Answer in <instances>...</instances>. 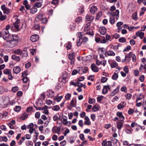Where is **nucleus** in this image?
Wrapping results in <instances>:
<instances>
[{"instance_id": "f257e3e1", "label": "nucleus", "mask_w": 146, "mask_h": 146, "mask_svg": "<svg viewBox=\"0 0 146 146\" xmlns=\"http://www.w3.org/2000/svg\"><path fill=\"white\" fill-rule=\"evenodd\" d=\"M9 37L8 40H6L9 42V46L11 48L17 45L18 42L20 40V37L16 35H12Z\"/></svg>"}, {"instance_id": "f03ea898", "label": "nucleus", "mask_w": 146, "mask_h": 146, "mask_svg": "<svg viewBox=\"0 0 146 146\" xmlns=\"http://www.w3.org/2000/svg\"><path fill=\"white\" fill-rule=\"evenodd\" d=\"M11 35L9 34L8 31H7L5 29H3L1 31H0V38L2 37L5 40H8L9 38V36Z\"/></svg>"}, {"instance_id": "7ed1b4c3", "label": "nucleus", "mask_w": 146, "mask_h": 146, "mask_svg": "<svg viewBox=\"0 0 146 146\" xmlns=\"http://www.w3.org/2000/svg\"><path fill=\"white\" fill-rule=\"evenodd\" d=\"M75 54L73 52L69 54L68 55V58L70 60V64L72 65H74L75 61Z\"/></svg>"}, {"instance_id": "20e7f679", "label": "nucleus", "mask_w": 146, "mask_h": 146, "mask_svg": "<svg viewBox=\"0 0 146 146\" xmlns=\"http://www.w3.org/2000/svg\"><path fill=\"white\" fill-rule=\"evenodd\" d=\"M1 8L3 11L4 13L8 14L10 12V9L6 7L5 5H2L1 7Z\"/></svg>"}, {"instance_id": "39448f33", "label": "nucleus", "mask_w": 146, "mask_h": 146, "mask_svg": "<svg viewBox=\"0 0 146 146\" xmlns=\"http://www.w3.org/2000/svg\"><path fill=\"white\" fill-rule=\"evenodd\" d=\"M39 38V36L36 34L33 35L30 37L31 40L33 42H36L38 40Z\"/></svg>"}, {"instance_id": "423d86ee", "label": "nucleus", "mask_w": 146, "mask_h": 146, "mask_svg": "<svg viewBox=\"0 0 146 146\" xmlns=\"http://www.w3.org/2000/svg\"><path fill=\"white\" fill-rule=\"evenodd\" d=\"M102 146H111L112 145L111 142L110 141H107L106 140H104L102 142Z\"/></svg>"}, {"instance_id": "0eeeda50", "label": "nucleus", "mask_w": 146, "mask_h": 146, "mask_svg": "<svg viewBox=\"0 0 146 146\" xmlns=\"http://www.w3.org/2000/svg\"><path fill=\"white\" fill-rule=\"evenodd\" d=\"M92 70L94 72H98L99 68L96 66L94 63H92L91 65Z\"/></svg>"}, {"instance_id": "6e6552de", "label": "nucleus", "mask_w": 146, "mask_h": 146, "mask_svg": "<svg viewBox=\"0 0 146 146\" xmlns=\"http://www.w3.org/2000/svg\"><path fill=\"white\" fill-rule=\"evenodd\" d=\"M119 11L118 10H116L115 12H110V14L114 17V16H115L116 19H117L119 17Z\"/></svg>"}, {"instance_id": "1a4fd4ad", "label": "nucleus", "mask_w": 146, "mask_h": 146, "mask_svg": "<svg viewBox=\"0 0 146 146\" xmlns=\"http://www.w3.org/2000/svg\"><path fill=\"white\" fill-rule=\"evenodd\" d=\"M60 127H57L56 126H55L53 127L52 129V131L53 133L59 134L60 131Z\"/></svg>"}, {"instance_id": "9d476101", "label": "nucleus", "mask_w": 146, "mask_h": 146, "mask_svg": "<svg viewBox=\"0 0 146 146\" xmlns=\"http://www.w3.org/2000/svg\"><path fill=\"white\" fill-rule=\"evenodd\" d=\"M94 19V17L90 15H87L86 17V21H89L90 23L92 22Z\"/></svg>"}, {"instance_id": "9b49d317", "label": "nucleus", "mask_w": 146, "mask_h": 146, "mask_svg": "<svg viewBox=\"0 0 146 146\" xmlns=\"http://www.w3.org/2000/svg\"><path fill=\"white\" fill-rule=\"evenodd\" d=\"M120 87L119 86H117L111 93L110 96H114L116 93H117L119 91Z\"/></svg>"}, {"instance_id": "f8f14e48", "label": "nucleus", "mask_w": 146, "mask_h": 146, "mask_svg": "<svg viewBox=\"0 0 146 146\" xmlns=\"http://www.w3.org/2000/svg\"><path fill=\"white\" fill-rule=\"evenodd\" d=\"M9 99L8 97H4L3 98V102L4 105V107H7L8 105V103L9 102Z\"/></svg>"}, {"instance_id": "ddd939ff", "label": "nucleus", "mask_w": 146, "mask_h": 146, "mask_svg": "<svg viewBox=\"0 0 146 146\" xmlns=\"http://www.w3.org/2000/svg\"><path fill=\"white\" fill-rule=\"evenodd\" d=\"M21 70V68L19 66L14 67L13 69V71L14 73L17 74L19 73Z\"/></svg>"}, {"instance_id": "4468645a", "label": "nucleus", "mask_w": 146, "mask_h": 146, "mask_svg": "<svg viewBox=\"0 0 146 146\" xmlns=\"http://www.w3.org/2000/svg\"><path fill=\"white\" fill-rule=\"evenodd\" d=\"M117 115L119 117L120 119V121H123L125 117L123 115V114L122 112H120L118 111L117 113Z\"/></svg>"}, {"instance_id": "2eb2a0df", "label": "nucleus", "mask_w": 146, "mask_h": 146, "mask_svg": "<svg viewBox=\"0 0 146 146\" xmlns=\"http://www.w3.org/2000/svg\"><path fill=\"white\" fill-rule=\"evenodd\" d=\"M12 59L17 62H19L20 60V56H17L15 54L12 55L11 56Z\"/></svg>"}, {"instance_id": "dca6fc26", "label": "nucleus", "mask_w": 146, "mask_h": 146, "mask_svg": "<svg viewBox=\"0 0 146 146\" xmlns=\"http://www.w3.org/2000/svg\"><path fill=\"white\" fill-rule=\"evenodd\" d=\"M15 120H12L7 125L11 129H13L14 128V125L15 124Z\"/></svg>"}, {"instance_id": "f3484780", "label": "nucleus", "mask_w": 146, "mask_h": 146, "mask_svg": "<svg viewBox=\"0 0 146 146\" xmlns=\"http://www.w3.org/2000/svg\"><path fill=\"white\" fill-rule=\"evenodd\" d=\"M46 95L48 97L52 98L54 96V92L50 90L47 92Z\"/></svg>"}, {"instance_id": "a211bd4d", "label": "nucleus", "mask_w": 146, "mask_h": 146, "mask_svg": "<svg viewBox=\"0 0 146 146\" xmlns=\"http://www.w3.org/2000/svg\"><path fill=\"white\" fill-rule=\"evenodd\" d=\"M99 31L101 34L104 35L106 32V30L105 27H103L99 29Z\"/></svg>"}, {"instance_id": "6ab92c4d", "label": "nucleus", "mask_w": 146, "mask_h": 146, "mask_svg": "<svg viewBox=\"0 0 146 146\" xmlns=\"http://www.w3.org/2000/svg\"><path fill=\"white\" fill-rule=\"evenodd\" d=\"M97 7L96 6H92L90 9V12L92 14H94L97 11Z\"/></svg>"}, {"instance_id": "aec40b11", "label": "nucleus", "mask_w": 146, "mask_h": 146, "mask_svg": "<svg viewBox=\"0 0 146 146\" xmlns=\"http://www.w3.org/2000/svg\"><path fill=\"white\" fill-rule=\"evenodd\" d=\"M20 22V20L19 19H18L13 23L14 27L17 30L19 29V26Z\"/></svg>"}, {"instance_id": "412c9836", "label": "nucleus", "mask_w": 146, "mask_h": 146, "mask_svg": "<svg viewBox=\"0 0 146 146\" xmlns=\"http://www.w3.org/2000/svg\"><path fill=\"white\" fill-rule=\"evenodd\" d=\"M136 35L137 36H139L141 39H142L144 36V33L143 32L139 31L136 33Z\"/></svg>"}, {"instance_id": "4be33fe9", "label": "nucleus", "mask_w": 146, "mask_h": 146, "mask_svg": "<svg viewBox=\"0 0 146 146\" xmlns=\"http://www.w3.org/2000/svg\"><path fill=\"white\" fill-rule=\"evenodd\" d=\"M91 24L90 22H88L86 23L84 28V31H86L88 30L90 28Z\"/></svg>"}, {"instance_id": "5701e85b", "label": "nucleus", "mask_w": 146, "mask_h": 146, "mask_svg": "<svg viewBox=\"0 0 146 146\" xmlns=\"http://www.w3.org/2000/svg\"><path fill=\"white\" fill-rule=\"evenodd\" d=\"M85 121H84V124L87 125H90L91 124V122L90 121V119L88 116L85 117Z\"/></svg>"}, {"instance_id": "b1692460", "label": "nucleus", "mask_w": 146, "mask_h": 146, "mask_svg": "<svg viewBox=\"0 0 146 146\" xmlns=\"http://www.w3.org/2000/svg\"><path fill=\"white\" fill-rule=\"evenodd\" d=\"M27 51V50H23L21 51L20 54V55L22 56V57H26L28 56Z\"/></svg>"}, {"instance_id": "393cba45", "label": "nucleus", "mask_w": 146, "mask_h": 146, "mask_svg": "<svg viewBox=\"0 0 146 146\" xmlns=\"http://www.w3.org/2000/svg\"><path fill=\"white\" fill-rule=\"evenodd\" d=\"M28 116V115L26 114L24 112L23 113L20 118L23 120H24L27 119Z\"/></svg>"}, {"instance_id": "a878e982", "label": "nucleus", "mask_w": 146, "mask_h": 146, "mask_svg": "<svg viewBox=\"0 0 146 146\" xmlns=\"http://www.w3.org/2000/svg\"><path fill=\"white\" fill-rule=\"evenodd\" d=\"M107 53L108 56H114L115 55V52L113 51L110 50L107 52Z\"/></svg>"}, {"instance_id": "bb28decb", "label": "nucleus", "mask_w": 146, "mask_h": 146, "mask_svg": "<svg viewBox=\"0 0 146 146\" xmlns=\"http://www.w3.org/2000/svg\"><path fill=\"white\" fill-rule=\"evenodd\" d=\"M124 103H125V102H121L120 104H119L117 106V108L118 109L120 110L121 109L123 108L125 106L123 105V104H124Z\"/></svg>"}, {"instance_id": "cd10ccee", "label": "nucleus", "mask_w": 146, "mask_h": 146, "mask_svg": "<svg viewBox=\"0 0 146 146\" xmlns=\"http://www.w3.org/2000/svg\"><path fill=\"white\" fill-rule=\"evenodd\" d=\"M81 39L82 41H81V43H82V44H84L87 42L88 40V38L84 36V35L82 36V38Z\"/></svg>"}, {"instance_id": "c85d7f7f", "label": "nucleus", "mask_w": 146, "mask_h": 146, "mask_svg": "<svg viewBox=\"0 0 146 146\" xmlns=\"http://www.w3.org/2000/svg\"><path fill=\"white\" fill-rule=\"evenodd\" d=\"M37 11V9L33 6V7L31 9L30 12L31 13L34 14Z\"/></svg>"}, {"instance_id": "c756f323", "label": "nucleus", "mask_w": 146, "mask_h": 146, "mask_svg": "<svg viewBox=\"0 0 146 146\" xmlns=\"http://www.w3.org/2000/svg\"><path fill=\"white\" fill-rule=\"evenodd\" d=\"M22 50L18 48L13 50V53L15 54H19L20 55L21 53Z\"/></svg>"}, {"instance_id": "7c9ffc66", "label": "nucleus", "mask_w": 146, "mask_h": 146, "mask_svg": "<svg viewBox=\"0 0 146 146\" xmlns=\"http://www.w3.org/2000/svg\"><path fill=\"white\" fill-rule=\"evenodd\" d=\"M42 110H44L43 113L46 114H48V111L47 110V106H45L42 109Z\"/></svg>"}, {"instance_id": "2f4dec72", "label": "nucleus", "mask_w": 146, "mask_h": 146, "mask_svg": "<svg viewBox=\"0 0 146 146\" xmlns=\"http://www.w3.org/2000/svg\"><path fill=\"white\" fill-rule=\"evenodd\" d=\"M62 98L63 96H55L54 97V100H56L57 102H59L60 101Z\"/></svg>"}, {"instance_id": "473e14b6", "label": "nucleus", "mask_w": 146, "mask_h": 146, "mask_svg": "<svg viewBox=\"0 0 146 146\" xmlns=\"http://www.w3.org/2000/svg\"><path fill=\"white\" fill-rule=\"evenodd\" d=\"M42 5V4L41 2H40L36 3L34 5V7H36L38 8L40 7Z\"/></svg>"}, {"instance_id": "72a5a7b5", "label": "nucleus", "mask_w": 146, "mask_h": 146, "mask_svg": "<svg viewBox=\"0 0 146 146\" xmlns=\"http://www.w3.org/2000/svg\"><path fill=\"white\" fill-rule=\"evenodd\" d=\"M117 129L119 130L120 129L123 125V123L122 122L119 121L118 122H117Z\"/></svg>"}, {"instance_id": "f704fd0d", "label": "nucleus", "mask_w": 146, "mask_h": 146, "mask_svg": "<svg viewBox=\"0 0 146 146\" xmlns=\"http://www.w3.org/2000/svg\"><path fill=\"white\" fill-rule=\"evenodd\" d=\"M118 77V74L117 73L115 72L112 75L111 78L112 79L115 80L117 79Z\"/></svg>"}, {"instance_id": "c9c22d12", "label": "nucleus", "mask_w": 146, "mask_h": 146, "mask_svg": "<svg viewBox=\"0 0 146 146\" xmlns=\"http://www.w3.org/2000/svg\"><path fill=\"white\" fill-rule=\"evenodd\" d=\"M106 38L107 40L111 41L113 39V36H110L107 35H106Z\"/></svg>"}, {"instance_id": "e433bc0d", "label": "nucleus", "mask_w": 146, "mask_h": 146, "mask_svg": "<svg viewBox=\"0 0 146 146\" xmlns=\"http://www.w3.org/2000/svg\"><path fill=\"white\" fill-rule=\"evenodd\" d=\"M11 72V70L8 69H5L3 71V73L6 75H8Z\"/></svg>"}, {"instance_id": "4c0bfd02", "label": "nucleus", "mask_w": 146, "mask_h": 146, "mask_svg": "<svg viewBox=\"0 0 146 146\" xmlns=\"http://www.w3.org/2000/svg\"><path fill=\"white\" fill-rule=\"evenodd\" d=\"M82 18L81 17H79L76 18L75 22L78 24L79 23L82 22Z\"/></svg>"}, {"instance_id": "58836bf2", "label": "nucleus", "mask_w": 146, "mask_h": 146, "mask_svg": "<svg viewBox=\"0 0 146 146\" xmlns=\"http://www.w3.org/2000/svg\"><path fill=\"white\" fill-rule=\"evenodd\" d=\"M133 130V129L131 128V129H125V132L128 134H131L132 133V131Z\"/></svg>"}, {"instance_id": "ea45409f", "label": "nucleus", "mask_w": 146, "mask_h": 146, "mask_svg": "<svg viewBox=\"0 0 146 146\" xmlns=\"http://www.w3.org/2000/svg\"><path fill=\"white\" fill-rule=\"evenodd\" d=\"M126 41V38L124 37H122L120 38L119 40L118 41L121 43H124Z\"/></svg>"}, {"instance_id": "a19ab883", "label": "nucleus", "mask_w": 146, "mask_h": 146, "mask_svg": "<svg viewBox=\"0 0 146 146\" xmlns=\"http://www.w3.org/2000/svg\"><path fill=\"white\" fill-rule=\"evenodd\" d=\"M52 109L55 111H58L60 109V108L58 105H56L53 106L52 108Z\"/></svg>"}, {"instance_id": "79ce46f5", "label": "nucleus", "mask_w": 146, "mask_h": 146, "mask_svg": "<svg viewBox=\"0 0 146 146\" xmlns=\"http://www.w3.org/2000/svg\"><path fill=\"white\" fill-rule=\"evenodd\" d=\"M132 17L133 19L135 21L137 20V14L136 12H135L132 14Z\"/></svg>"}, {"instance_id": "37998d69", "label": "nucleus", "mask_w": 146, "mask_h": 146, "mask_svg": "<svg viewBox=\"0 0 146 146\" xmlns=\"http://www.w3.org/2000/svg\"><path fill=\"white\" fill-rule=\"evenodd\" d=\"M118 65L117 63L115 62L111 64V66L112 68H116L117 66Z\"/></svg>"}, {"instance_id": "c03bdc74", "label": "nucleus", "mask_w": 146, "mask_h": 146, "mask_svg": "<svg viewBox=\"0 0 146 146\" xmlns=\"http://www.w3.org/2000/svg\"><path fill=\"white\" fill-rule=\"evenodd\" d=\"M115 18L113 17H112L110 18V22L112 25L115 23Z\"/></svg>"}, {"instance_id": "a18cd8bd", "label": "nucleus", "mask_w": 146, "mask_h": 146, "mask_svg": "<svg viewBox=\"0 0 146 146\" xmlns=\"http://www.w3.org/2000/svg\"><path fill=\"white\" fill-rule=\"evenodd\" d=\"M84 35V33L83 32H78L77 33V36L80 39L82 38V36Z\"/></svg>"}, {"instance_id": "49530a36", "label": "nucleus", "mask_w": 146, "mask_h": 146, "mask_svg": "<svg viewBox=\"0 0 146 146\" xmlns=\"http://www.w3.org/2000/svg\"><path fill=\"white\" fill-rule=\"evenodd\" d=\"M71 97V94L69 93H68L66 95L65 98L67 100H69L70 99Z\"/></svg>"}, {"instance_id": "de8ad7c7", "label": "nucleus", "mask_w": 146, "mask_h": 146, "mask_svg": "<svg viewBox=\"0 0 146 146\" xmlns=\"http://www.w3.org/2000/svg\"><path fill=\"white\" fill-rule=\"evenodd\" d=\"M40 27V25L38 24L35 25L33 27V28L35 30H39Z\"/></svg>"}, {"instance_id": "09e8293b", "label": "nucleus", "mask_w": 146, "mask_h": 146, "mask_svg": "<svg viewBox=\"0 0 146 146\" xmlns=\"http://www.w3.org/2000/svg\"><path fill=\"white\" fill-rule=\"evenodd\" d=\"M134 75L135 77H137L139 75V71L138 70H133Z\"/></svg>"}, {"instance_id": "8fccbe9b", "label": "nucleus", "mask_w": 146, "mask_h": 146, "mask_svg": "<svg viewBox=\"0 0 146 146\" xmlns=\"http://www.w3.org/2000/svg\"><path fill=\"white\" fill-rule=\"evenodd\" d=\"M143 97V96L142 94H140L139 96H137L136 99V102H137L139 100L142 99Z\"/></svg>"}, {"instance_id": "3c124183", "label": "nucleus", "mask_w": 146, "mask_h": 146, "mask_svg": "<svg viewBox=\"0 0 146 146\" xmlns=\"http://www.w3.org/2000/svg\"><path fill=\"white\" fill-rule=\"evenodd\" d=\"M71 47V42H68V43L66 44V48L67 50H69L70 49V47Z\"/></svg>"}, {"instance_id": "603ef678", "label": "nucleus", "mask_w": 146, "mask_h": 146, "mask_svg": "<svg viewBox=\"0 0 146 146\" xmlns=\"http://www.w3.org/2000/svg\"><path fill=\"white\" fill-rule=\"evenodd\" d=\"M81 70L84 73H86L88 71V68L87 67H82Z\"/></svg>"}, {"instance_id": "864d4df0", "label": "nucleus", "mask_w": 146, "mask_h": 146, "mask_svg": "<svg viewBox=\"0 0 146 146\" xmlns=\"http://www.w3.org/2000/svg\"><path fill=\"white\" fill-rule=\"evenodd\" d=\"M23 78L22 79V80L24 83H27L28 80H29V79L27 76H24L23 77Z\"/></svg>"}, {"instance_id": "5fc2aeb1", "label": "nucleus", "mask_w": 146, "mask_h": 146, "mask_svg": "<svg viewBox=\"0 0 146 146\" xmlns=\"http://www.w3.org/2000/svg\"><path fill=\"white\" fill-rule=\"evenodd\" d=\"M102 12H100L98 13L96 15V19H99L102 16Z\"/></svg>"}, {"instance_id": "6e6d98bb", "label": "nucleus", "mask_w": 146, "mask_h": 146, "mask_svg": "<svg viewBox=\"0 0 146 146\" xmlns=\"http://www.w3.org/2000/svg\"><path fill=\"white\" fill-rule=\"evenodd\" d=\"M18 88L17 87H14L12 88L11 91L12 92L15 93L18 90Z\"/></svg>"}, {"instance_id": "4d7b16f0", "label": "nucleus", "mask_w": 146, "mask_h": 146, "mask_svg": "<svg viewBox=\"0 0 146 146\" xmlns=\"http://www.w3.org/2000/svg\"><path fill=\"white\" fill-rule=\"evenodd\" d=\"M21 107L20 106H17L14 110L15 111L18 112L21 109Z\"/></svg>"}, {"instance_id": "13d9d810", "label": "nucleus", "mask_w": 146, "mask_h": 146, "mask_svg": "<svg viewBox=\"0 0 146 146\" xmlns=\"http://www.w3.org/2000/svg\"><path fill=\"white\" fill-rule=\"evenodd\" d=\"M76 25H75L74 24L72 25H70V28L71 31H73L76 28Z\"/></svg>"}, {"instance_id": "bf43d9fd", "label": "nucleus", "mask_w": 146, "mask_h": 146, "mask_svg": "<svg viewBox=\"0 0 146 146\" xmlns=\"http://www.w3.org/2000/svg\"><path fill=\"white\" fill-rule=\"evenodd\" d=\"M79 38V39L77 40V45L78 46H80L81 44H82V43H81V41H82V39H80V38Z\"/></svg>"}, {"instance_id": "052dcab7", "label": "nucleus", "mask_w": 146, "mask_h": 146, "mask_svg": "<svg viewBox=\"0 0 146 146\" xmlns=\"http://www.w3.org/2000/svg\"><path fill=\"white\" fill-rule=\"evenodd\" d=\"M108 92V90L106 88H104V86H103V89L102 90V93L103 94H106Z\"/></svg>"}, {"instance_id": "680f3d73", "label": "nucleus", "mask_w": 146, "mask_h": 146, "mask_svg": "<svg viewBox=\"0 0 146 146\" xmlns=\"http://www.w3.org/2000/svg\"><path fill=\"white\" fill-rule=\"evenodd\" d=\"M144 69L145 70V66L141 64L139 68V71L141 72H143V70Z\"/></svg>"}, {"instance_id": "e2e57ef3", "label": "nucleus", "mask_w": 146, "mask_h": 146, "mask_svg": "<svg viewBox=\"0 0 146 146\" xmlns=\"http://www.w3.org/2000/svg\"><path fill=\"white\" fill-rule=\"evenodd\" d=\"M96 100L94 98H90L89 100L88 103L90 104H93V102L95 103Z\"/></svg>"}, {"instance_id": "0e129e2a", "label": "nucleus", "mask_w": 146, "mask_h": 146, "mask_svg": "<svg viewBox=\"0 0 146 146\" xmlns=\"http://www.w3.org/2000/svg\"><path fill=\"white\" fill-rule=\"evenodd\" d=\"M126 98L128 100H129L132 97V95L128 93L125 95Z\"/></svg>"}, {"instance_id": "69168bd1", "label": "nucleus", "mask_w": 146, "mask_h": 146, "mask_svg": "<svg viewBox=\"0 0 146 146\" xmlns=\"http://www.w3.org/2000/svg\"><path fill=\"white\" fill-rule=\"evenodd\" d=\"M108 79L105 77H102L101 78V81L102 83H104L107 81Z\"/></svg>"}, {"instance_id": "338daca9", "label": "nucleus", "mask_w": 146, "mask_h": 146, "mask_svg": "<svg viewBox=\"0 0 146 146\" xmlns=\"http://www.w3.org/2000/svg\"><path fill=\"white\" fill-rule=\"evenodd\" d=\"M121 91L122 92H127V89L125 86H124L122 87L121 88Z\"/></svg>"}, {"instance_id": "774afa93", "label": "nucleus", "mask_w": 146, "mask_h": 146, "mask_svg": "<svg viewBox=\"0 0 146 146\" xmlns=\"http://www.w3.org/2000/svg\"><path fill=\"white\" fill-rule=\"evenodd\" d=\"M40 21L41 23L44 24H46L47 21V19L45 17L43 18Z\"/></svg>"}]
</instances>
